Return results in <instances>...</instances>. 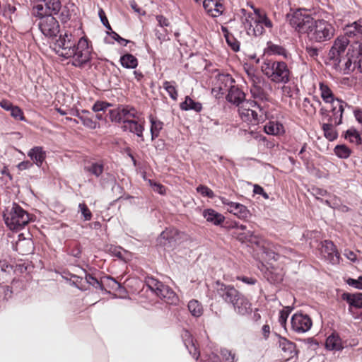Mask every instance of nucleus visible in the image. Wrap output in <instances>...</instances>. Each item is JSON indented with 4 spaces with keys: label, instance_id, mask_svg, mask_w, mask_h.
I'll use <instances>...</instances> for the list:
<instances>
[{
    "label": "nucleus",
    "instance_id": "nucleus-14",
    "mask_svg": "<svg viewBox=\"0 0 362 362\" xmlns=\"http://www.w3.org/2000/svg\"><path fill=\"white\" fill-rule=\"evenodd\" d=\"M349 44V40L346 36L338 37L334 42L332 47L329 52V60H338L337 57L344 56L346 48Z\"/></svg>",
    "mask_w": 362,
    "mask_h": 362
},
{
    "label": "nucleus",
    "instance_id": "nucleus-36",
    "mask_svg": "<svg viewBox=\"0 0 362 362\" xmlns=\"http://www.w3.org/2000/svg\"><path fill=\"white\" fill-rule=\"evenodd\" d=\"M261 83H255L251 84L250 93L255 99L264 100L266 99V93L263 88L260 86Z\"/></svg>",
    "mask_w": 362,
    "mask_h": 362
},
{
    "label": "nucleus",
    "instance_id": "nucleus-6",
    "mask_svg": "<svg viewBox=\"0 0 362 362\" xmlns=\"http://www.w3.org/2000/svg\"><path fill=\"white\" fill-rule=\"evenodd\" d=\"M3 218L6 226L16 231L23 229L33 220L32 216L16 203L5 208Z\"/></svg>",
    "mask_w": 362,
    "mask_h": 362
},
{
    "label": "nucleus",
    "instance_id": "nucleus-17",
    "mask_svg": "<svg viewBox=\"0 0 362 362\" xmlns=\"http://www.w3.org/2000/svg\"><path fill=\"white\" fill-rule=\"evenodd\" d=\"M321 252L332 264H337L339 262V255L332 241L325 240L321 243Z\"/></svg>",
    "mask_w": 362,
    "mask_h": 362
},
{
    "label": "nucleus",
    "instance_id": "nucleus-50",
    "mask_svg": "<svg viewBox=\"0 0 362 362\" xmlns=\"http://www.w3.org/2000/svg\"><path fill=\"white\" fill-rule=\"evenodd\" d=\"M11 116L18 120H24V116L23 112L22 110L18 107V106H13V107L11 110Z\"/></svg>",
    "mask_w": 362,
    "mask_h": 362
},
{
    "label": "nucleus",
    "instance_id": "nucleus-26",
    "mask_svg": "<svg viewBox=\"0 0 362 362\" xmlns=\"http://www.w3.org/2000/svg\"><path fill=\"white\" fill-rule=\"evenodd\" d=\"M325 346L329 350L339 351L343 349V344L339 336L332 333L326 340Z\"/></svg>",
    "mask_w": 362,
    "mask_h": 362
},
{
    "label": "nucleus",
    "instance_id": "nucleus-56",
    "mask_svg": "<svg viewBox=\"0 0 362 362\" xmlns=\"http://www.w3.org/2000/svg\"><path fill=\"white\" fill-rule=\"evenodd\" d=\"M105 281L108 286L112 289H119L121 288V285L112 277H106Z\"/></svg>",
    "mask_w": 362,
    "mask_h": 362
},
{
    "label": "nucleus",
    "instance_id": "nucleus-12",
    "mask_svg": "<svg viewBox=\"0 0 362 362\" xmlns=\"http://www.w3.org/2000/svg\"><path fill=\"white\" fill-rule=\"evenodd\" d=\"M112 121L124 124V121H132L138 119L141 114L133 107L126 105L119 107L117 110H110Z\"/></svg>",
    "mask_w": 362,
    "mask_h": 362
},
{
    "label": "nucleus",
    "instance_id": "nucleus-30",
    "mask_svg": "<svg viewBox=\"0 0 362 362\" xmlns=\"http://www.w3.org/2000/svg\"><path fill=\"white\" fill-rule=\"evenodd\" d=\"M267 53L269 54L282 56L285 59H288L290 56L287 50L281 45H276L272 42L267 43Z\"/></svg>",
    "mask_w": 362,
    "mask_h": 362
},
{
    "label": "nucleus",
    "instance_id": "nucleus-48",
    "mask_svg": "<svg viewBox=\"0 0 362 362\" xmlns=\"http://www.w3.org/2000/svg\"><path fill=\"white\" fill-rule=\"evenodd\" d=\"M197 191L202 195L209 198H213L214 197V192L210 188L204 185H199L197 187Z\"/></svg>",
    "mask_w": 362,
    "mask_h": 362
},
{
    "label": "nucleus",
    "instance_id": "nucleus-16",
    "mask_svg": "<svg viewBox=\"0 0 362 362\" xmlns=\"http://www.w3.org/2000/svg\"><path fill=\"white\" fill-rule=\"evenodd\" d=\"M144 119L141 116L138 119L132 121H124L122 124V128L124 131H127L136 134L138 137L144 141L143 132L144 131Z\"/></svg>",
    "mask_w": 362,
    "mask_h": 362
},
{
    "label": "nucleus",
    "instance_id": "nucleus-57",
    "mask_svg": "<svg viewBox=\"0 0 362 362\" xmlns=\"http://www.w3.org/2000/svg\"><path fill=\"white\" fill-rule=\"evenodd\" d=\"M156 20L158 21V25L163 29H165V27H168L170 25L168 19H167L162 15L157 16Z\"/></svg>",
    "mask_w": 362,
    "mask_h": 362
},
{
    "label": "nucleus",
    "instance_id": "nucleus-39",
    "mask_svg": "<svg viewBox=\"0 0 362 362\" xmlns=\"http://www.w3.org/2000/svg\"><path fill=\"white\" fill-rule=\"evenodd\" d=\"M163 87L168 92L171 99L173 100H176L177 99L178 94L175 81H165L163 83Z\"/></svg>",
    "mask_w": 362,
    "mask_h": 362
},
{
    "label": "nucleus",
    "instance_id": "nucleus-46",
    "mask_svg": "<svg viewBox=\"0 0 362 362\" xmlns=\"http://www.w3.org/2000/svg\"><path fill=\"white\" fill-rule=\"evenodd\" d=\"M221 355L222 356L223 360L225 362H234L235 361V354H233L230 350L227 349H222L221 350Z\"/></svg>",
    "mask_w": 362,
    "mask_h": 362
},
{
    "label": "nucleus",
    "instance_id": "nucleus-64",
    "mask_svg": "<svg viewBox=\"0 0 362 362\" xmlns=\"http://www.w3.org/2000/svg\"><path fill=\"white\" fill-rule=\"evenodd\" d=\"M60 18L62 22H66L71 18L70 11L66 8H64L60 14Z\"/></svg>",
    "mask_w": 362,
    "mask_h": 362
},
{
    "label": "nucleus",
    "instance_id": "nucleus-45",
    "mask_svg": "<svg viewBox=\"0 0 362 362\" xmlns=\"http://www.w3.org/2000/svg\"><path fill=\"white\" fill-rule=\"evenodd\" d=\"M290 312L291 309L289 307H286L285 308V309L279 312V322L282 327L286 326V321L290 314Z\"/></svg>",
    "mask_w": 362,
    "mask_h": 362
},
{
    "label": "nucleus",
    "instance_id": "nucleus-20",
    "mask_svg": "<svg viewBox=\"0 0 362 362\" xmlns=\"http://www.w3.org/2000/svg\"><path fill=\"white\" fill-rule=\"evenodd\" d=\"M245 94L243 91H242L240 88L236 86L231 87L229 89L228 93L226 96L227 100L235 105L238 107L247 100H245Z\"/></svg>",
    "mask_w": 362,
    "mask_h": 362
},
{
    "label": "nucleus",
    "instance_id": "nucleus-1",
    "mask_svg": "<svg viewBox=\"0 0 362 362\" xmlns=\"http://www.w3.org/2000/svg\"><path fill=\"white\" fill-rule=\"evenodd\" d=\"M289 23L296 31L306 34L310 40L315 42L329 40L334 35V28L331 23L322 19H314L305 10L294 11Z\"/></svg>",
    "mask_w": 362,
    "mask_h": 362
},
{
    "label": "nucleus",
    "instance_id": "nucleus-22",
    "mask_svg": "<svg viewBox=\"0 0 362 362\" xmlns=\"http://www.w3.org/2000/svg\"><path fill=\"white\" fill-rule=\"evenodd\" d=\"M341 298L344 300H346L349 305V310L350 313H352L353 308H362V293H344L341 295Z\"/></svg>",
    "mask_w": 362,
    "mask_h": 362
},
{
    "label": "nucleus",
    "instance_id": "nucleus-55",
    "mask_svg": "<svg viewBox=\"0 0 362 362\" xmlns=\"http://www.w3.org/2000/svg\"><path fill=\"white\" fill-rule=\"evenodd\" d=\"M257 21H259V23H261L263 25V27L267 28L268 29H272L273 27L272 22L267 18V15L265 16H260Z\"/></svg>",
    "mask_w": 362,
    "mask_h": 362
},
{
    "label": "nucleus",
    "instance_id": "nucleus-61",
    "mask_svg": "<svg viewBox=\"0 0 362 362\" xmlns=\"http://www.w3.org/2000/svg\"><path fill=\"white\" fill-rule=\"evenodd\" d=\"M238 279L248 285H253L256 283V279L248 276H238Z\"/></svg>",
    "mask_w": 362,
    "mask_h": 362
},
{
    "label": "nucleus",
    "instance_id": "nucleus-62",
    "mask_svg": "<svg viewBox=\"0 0 362 362\" xmlns=\"http://www.w3.org/2000/svg\"><path fill=\"white\" fill-rule=\"evenodd\" d=\"M155 35L159 40L164 41L167 37V30L163 29L162 32H160L158 30L156 29Z\"/></svg>",
    "mask_w": 362,
    "mask_h": 362
},
{
    "label": "nucleus",
    "instance_id": "nucleus-25",
    "mask_svg": "<svg viewBox=\"0 0 362 362\" xmlns=\"http://www.w3.org/2000/svg\"><path fill=\"white\" fill-rule=\"evenodd\" d=\"M202 215L208 222L216 226L220 225L225 220V217L222 214L211 209L204 210Z\"/></svg>",
    "mask_w": 362,
    "mask_h": 362
},
{
    "label": "nucleus",
    "instance_id": "nucleus-53",
    "mask_svg": "<svg viewBox=\"0 0 362 362\" xmlns=\"http://www.w3.org/2000/svg\"><path fill=\"white\" fill-rule=\"evenodd\" d=\"M12 291L8 286H0V298L4 300L11 297Z\"/></svg>",
    "mask_w": 362,
    "mask_h": 362
},
{
    "label": "nucleus",
    "instance_id": "nucleus-59",
    "mask_svg": "<svg viewBox=\"0 0 362 362\" xmlns=\"http://www.w3.org/2000/svg\"><path fill=\"white\" fill-rule=\"evenodd\" d=\"M247 74L251 84H255V83H261L259 77L257 76L253 71H247Z\"/></svg>",
    "mask_w": 362,
    "mask_h": 362
},
{
    "label": "nucleus",
    "instance_id": "nucleus-2",
    "mask_svg": "<svg viewBox=\"0 0 362 362\" xmlns=\"http://www.w3.org/2000/svg\"><path fill=\"white\" fill-rule=\"evenodd\" d=\"M54 46L59 56L70 59L75 66H81L90 59L92 49L85 37H81L76 45L72 35L65 33L59 36Z\"/></svg>",
    "mask_w": 362,
    "mask_h": 362
},
{
    "label": "nucleus",
    "instance_id": "nucleus-31",
    "mask_svg": "<svg viewBox=\"0 0 362 362\" xmlns=\"http://www.w3.org/2000/svg\"><path fill=\"white\" fill-rule=\"evenodd\" d=\"M264 131L267 134L279 135L284 132V129L281 123L272 121L264 126Z\"/></svg>",
    "mask_w": 362,
    "mask_h": 362
},
{
    "label": "nucleus",
    "instance_id": "nucleus-7",
    "mask_svg": "<svg viewBox=\"0 0 362 362\" xmlns=\"http://www.w3.org/2000/svg\"><path fill=\"white\" fill-rule=\"evenodd\" d=\"M261 70L275 83L286 84L290 81L291 71L284 62L265 59L262 63Z\"/></svg>",
    "mask_w": 362,
    "mask_h": 362
},
{
    "label": "nucleus",
    "instance_id": "nucleus-5",
    "mask_svg": "<svg viewBox=\"0 0 362 362\" xmlns=\"http://www.w3.org/2000/svg\"><path fill=\"white\" fill-rule=\"evenodd\" d=\"M216 291L219 297L233 305L234 310L238 314L245 315L251 313L252 308L250 301L233 286L217 282Z\"/></svg>",
    "mask_w": 362,
    "mask_h": 362
},
{
    "label": "nucleus",
    "instance_id": "nucleus-49",
    "mask_svg": "<svg viewBox=\"0 0 362 362\" xmlns=\"http://www.w3.org/2000/svg\"><path fill=\"white\" fill-rule=\"evenodd\" d=\"M78 208L85 221H89L91 219L92 213L84 203L79 204Z\"/></svg>",
    "mask_w": 362,
    "mask_h": 362
},
{
    "label": "nucleus",
    "instance_id": "nucleus-21",
    "mask_svg": "<svg viewBox=\"0 0 362 362\" xmlns=\"http://www.w3.org/2000/svg\"><path fill=\"white\" fill-rule=\"evenodd\" d=\"M182 338L186 348L189 351V353L193 356V358L197 360L199 356V351H198L192 334L187 330H184L182 333Z\"/></svg>",
    "mask_w": 362,
    "mask_h": 362
},
{
    "label": "nucleus",
    "instance_id": "nucleus-37",
    "mask_svg": "<svg viewBox=\"0 0 362 362\" xmlns=\"http://www.w3.org/2000/svg\"><path fill=\"white\" fill-rule=\"evenodd\" d=\"M346 139L356 145L362 144V137L360 133L354 128L348 129L346 132Z\"/></svg>",
    "mask_w": 362,
    "mask_h": 362
},
{
    "label": "nucleus",
    "instance_id": "nucleus-52",
    "mask_svg": "<svg viewBox=\"0 0 362 362\" xmlns=\"http://www.w3.org/2000/svg\"><path fill=\"white\" fill-rule=\"evenodd\" d=\"M107 34L110 35L113 40L117 41L119 45L122 46H126L129 42H130L129 40L120 37L115 31L107 32Z\"/></svg>",
    "mask_w": 362,
    "mask_h": 362
},
{
    "label": "nucleus",
    "instance_id": "nucleus-24",
    "mask_svg": "<svg viewBox=\"0 0 362 362\" xmlns=\"http://www.w3.org/2000/svg\"><path fill=\"white\" fill-rule=\"evenodd\" d=\"M234 82V79L229 74H219L217 76L218 88L222 94L233 87Z\"/></svg>",
    "mask_w": 362,
    "mask_h": 362
},
{
    "label": "nucleus",
    "instance_id": "nucleus-4",
    "mask_svg": "<svg viewBox=\"0 0 362 362\" xmlns=\"http://www.w3.org/2000/svg\"><path fill=\"white\" fill-rule=\"evenodd\" d=\"M234 235L241 243H248L251 245H255L258 247H260L262 250V252L266 254V255L269 259H272L276 260L278 259L277 257L280 255L286 256L289 252H291V250L284 248L280 245L264 242L262 238L255 235L250 230H247L245 232L235 231L234 232Z\"/></svg>",
    "mask_w": 362,
    "mask_h": 362
},
{
    "label": "nucleus",
    "instance_id": "nucleus-23",
    "mask_svg": "<svg viewBox=\"0 0 362 362\" xmlns=\"http://www.w3.org/2000/svg\"><path fill=\"white\" fill-rule=\"evenodd\" d=\"M28 156L38 167H40L46 158V153L41 146H35L28 153Z\"/></svg>",
    "mask_w": 362,
    "mask_h": 362
},
{
    "label": "nucleus",
    "instance_id": "nucleus-63",
    "mask_svg": "<svg viewBox=\"0 0 362 362\" xmlns=\"http://www.w3.org/2000/svg\"><path fill=\"white\" fill-rule=\"evenodd\" d=\"M33 164L31 162H30L29 160H25V161L21 162L18 165V168L20 170H24L30 168L33 166Z\"/></svg>",
    "mask_w": 362,
    "mask_h": 362
},
{
    "label": "nucleus",
    "instance_id": "nucleus-47",
    "mask_svg": "<svg viewBox=\"0 0 362 362\" xmlns=\"http://www.w3.org/2000/svg\"><path fill=\"white\" fill-rule=\"evenodd\" d=\"M112 106L109 103L104 101H97L93 106L92 110L95 112L105 111L107 107Z\"/></svg>",
    "mask_w": 362,
    "mask_h": 362
},
{
    "label": "nucleus",
    "instance_id": "nucleus-11",
    "mask_svg": "<svg viewBox=\"0 0 362 362\" xmlns=\"http://www.w3.org/2000/svg\"><path fill=\"white\" fill-rule=\"evenodd\" d=\"M320 113L322 116V120L324 122L322 124V130L324 132V136L329 141H334L337 138V132L334 129L335 125H339L341 123V121L339 123L335 121L334 115L329 112V111L324 107H322L320 110Z\"/></svg>",
    "mask_w": 362,
    "mask_h": 362
},
{
    "label": "nucleus",
    "instance_id": "nucleus-41",
    "mask_svg": "<svg viewBox=\"0 0 362 362\" xmlns=\"http://www.w3.org/2000/svg\"><path fill=\"white\" fill-rule=\"evenodd\" d=\"M183 235L184 233H180L175 229H170L162 232L160 236L161 238L169 240V242L170 243L173 240H174L175 241L177 240L176 236H181Z\"/></svg>",
    "mask_w": 362,
    "mask_h": 362
},
{
    "label": "nucleus",
    "instance_id": "nucleus-10",
    "mask_svg": "<svg viewBox=\"0 0 362 362\" xmlns=\"http://www.w3.org/2000/svg\"><path fill=\"white\" fill-rule=\"evenodd\" d=\"M320 91L324 102L331 104L332 109L329 112L334 115L336 122H340L341 119H342L344 107L347 106V104L341 100L335 98L329 87L323 83H320Z\"/></svg>",
    "mask_w": 362,
    "mask_h": 362
},
{
    "label": "nucleus",
    "instance_id": "nucleus-15",
    "mask_svg": "<svg viewBox=\"0 0 362 362\" xmlns=\"http://www.w3.org/2000/svg\"><path fill=\"white\" fill-rule=\"evenodd\" d=\"M223 204L228 206V211L233 214L239 218H247L250 216V211L245 206L238 202H230L225 197L221 198Z\"/></svg>",
    "mask_w": 362,
    "mask_h": 362
},
{
    "label": "nucleus",
    "instance_id": "nucleus-29",
    "mask_svg": "<svg viewBox=\"0 0 362 362\" xmlns=\"http://www.w3.org/2000/svg\"><path fill=\"white\" fill-rule=\"evenodd\" d=\"M160 298L164 299L168 303H173L176 298L174 291L170 288L168 286L163 284L161 288L158 289L156 293Z\"/></svg>",
    "mask_w": 362,
    "mask_h": 362
},
{
    "label": "nucleus",
    "instance_id": "nucleus-51",
    "mask_svg": "<svg viewBox=\"0 0 362 362\" xmlns=\"http://www.w3.org/2000/svg\"><path fill=\"white\" fill-rule=\"evenodd\" d=\"M311 193L319 201L322 199L321 197L329 195L326 189L319 187H313L311 189Z\"/></svg>",
    "mask_w": 362,
    "mask_h": 362
},
{
    "label": "nucleus",
    "instance_id": "nucleus-38",
    "mask_svg": "<svg viewBox=\"0 0 362 362\" xmlns=\"http://www.w3.org/2000/svg\"><path fill=\"white\" fill-rule=\"evenodd\" d=\"M188 310L196 317H200L203 314V308L197 300H192L189 302Z\"/></svg>",
    "mask_w": 362,
    "mask_h": 362
},
{
    "label": "nucleus",
    "instance_id": "nucleus-43",
    "mask_svg": "<svg viewBox=\"0 0 362 362\" xmlns=\"http://www.w3.org/2000/svg\"><path fill=\"white\" fill-rule=\"evenodd\" d=\"M103 165L100 163H93L90 166L86 167V170L96 177H99L103 173Z\"/></svg>",
    "mask_w": 362,
    "mask_h": 362
},
{
    "label": "nucleus",
    "instance_id": "nucleus-44",
    "mask_svg": "<svg viewBox=\"0 0 362 362\" xmlns=\"http://www.w3.org/2000/svg\"><path fill=\"white\" fill-rule=\"evenodd\" d=\"M86 284L93 286L95 288H99L101 290L103 289V286L99 281L89 274H86L85 276Z\"/></svg>",
    "mask_w": 362,
    "mask_h": 362
},
{
    "label": "nucleus",
    "instance_id": "nucleus-9",
    "mask_svg": "<svg viewBox=\"0 0 362 362\" xmlns=\"http://www.w3.org/2000/svg\"><path fill=\"white\" fill-rule=\"evenodd\" d=\"M238 112L243 121L256 125L267 118V110L255 100H247L238 108Z\"/></svg>",
    "mask_w": 362,
    "mask_h": 362
},
{
    "label": "nucleus",
    "instance_id": "nucleus-3",
    "mask_svg": "<svg viewBox=\"0 0 362 362\" xmlns=\"http://www.w3.org/2000/svg\"><path fill=\"white\" fill-rule=\"evenodd\" d=\"M338 60H329L330 64L339 72L348 74L358 67L362 71V44L353 42L346 55L337 57Z\"/></svg>",
    "mask_w": 362,
    "mask_h": 362
},
{
    "label": "nucleus",
    "instance_id": "nucleus-18",
    "mask_svg": "<svg viewBox=\"0 0 362 362\" xmlns=\"http://www.w3.org/2000/svg\"><path fill=\"white\" fill-rule=\"evenodd\" d=\"M245 29L249 34L255 36H259L264 33V28L261 23H259L257 18H254L253 15L250 13L243 21Z\"/></svg>",
    "mask_w": 362,
    "mask_h": 362
},
{
    "label": "nucleus",
    "instance_id": "nucleus-42",
    "mask_svg": "<svg viewBox=\"0 0 362 362\" xmlns=\"http://www.w3.org/2000/svg\"><path fill=\"white\" fill-rule=\"evenodd\" d=\"M147 286L155 293H157L158 289L163 286V283L153 277H148L146 279Z\"/></svg>",
    "mask_w": 362,
    "mask_h": 362
},
{
    "label": "nucleus",
    "instance_id": "nucleus-35",
    "mask_svg": "<svg viewBox=\"0 0 362 362\" xmlns=\"http://www.w3.org/2000/svg\"><path fill=\"white\" fill-rule=\"evenodd\" d=\"M80 121L87 128L95 129L98 126L96 121L93 119L92 114L88 110H83V115L80 116Z\"/></svg>",
    "mask_w": 362,
    "mask_h": 362
},
{
    "label": "nucleus",
    "instance_id": "nucleus-33",
    "mask_svg": "<svg viewBox=\"0 0 362 362\" xmlns=\"http://www.w3.org/2000/svg\"><path fill=\"white\" fill-rule=\"evenodd\" d=\"M279 347L287 355L288 358L293 356L296 351L295 344L287 340L286 338L279 339Z\"/></svg>",
    "mask_w": 362,
    "mask_h": 362
},
{
    "label": "nucleus",
    "instance_id": "nucleus-13",
    "mask_svg": "<svg viewBox=\"0 0 362 362\" xmlns=\"http://www.w3.org/2000/svg\"><path fill=\"white\" fill-rule=\"evenodd\" d=\"M291 325L293 331L298 334H303L310 329L313 322L308 315L298 313L292 316Z\"/></svg>",
    "mask_w": 362,
    "mask_h": 362
},
{
    "label": "nucleus",
    "instance_id": "nucleus-58",
    "mask_svg": "<svg viewBox=\"0 0 362 362\" xmlns=\"http://www.w3.org/2000/svg\"><path fill=\"white\" fill-rule=\"evenodd\" d=\"M149 182L155 192H157L160 194H164L165 193V189L161 184L153 182L151 180H149Z\"/></svg>",
    "mask_w": 362,
    "mask_h": 362
},
{
    "label": "nucleus",
    "instance_id": "nucleus-19",
    "mask_svg": "<svg viewBox=\"0 0 362 362\" xmlns=\"http://www.w3.org/2000/svg\"><path fill=\"white\" fill-rule=\"evenodd\" d=\"M203 6L206 13L213 18L220 16L224 11L221 0H204Z\"/></svg>",
    "mask_w": 362,
    "mask_h": 362
},
{
    "label": "nucleus",
    "instance_id": "nucleus-34",
    "mask_svg": "<svg viewBox=\"0 0 362 362\" xmlns=\"http://www.w3.org/2000/svg\"><path fill=\"white\" fill-rule=\"evenodd\" d=\"M119 61L121 65L126 69H134L138 65L137 59L131 54H124Z\"/></svg>",
    "mask_w": 362,
    "mask_h": 362
},
{
    "label": "nucleus",
    "instance_id": "nucleus-27",
    "mask_svg": "<svg viewBox=\"0 0 362 362\" xmlns=\"http://www.w3.org/2000/svg\"><path fill=\"white\" fill-rule=\"evenodd\" d=\"M345 35L355 37L362 35V19H359L344 28Z\"/></svg>",
    "mask_w": 362,
    "mask_h": 362
},
{
    "label": "nucleus",
    "instance_id": "nucleus-32",
    "mask_svg": "<svg viewBox=\"0 0 362 362\" xmlns=\"http://www.w3.org/2000/svg\"><path fill=\"white\" fill-rule=\"evenodd\" d=\"M180 108L182 110H194L200 112L202 109V104L199 102H195L190 97L187 96L184 102L180 104Z\"/></svg>",
    "mask_w": 362,
    "mask_h": 362
},
{
    "label": "nucleus",
    "instance_id": "nucleus-40",
    "mask_svg": "<svg viewBox=\"0 0 362 362\" xmlns=\"http://www.w3.org/2000/svg\"><path fill=\"white\" fill-rule=\"evenodd\" d=\"M334 153L340 158H348L351 153V149L345 145H337L334 149Z\"/></svg>",
    "mask_w": 362,
    "mask_h": 362
},
{
    "label": "nucleus",
    "instance_id": "nucleus-54",
    "mask_svg": "<svg viewBox=\"0 0 362 362\" xmlns=\"http://www.w3.org/2000/svg\"><path fill=\"white\" fill-rule=\"evenodd\" d=\"M346 283L348 285L357 289H362V276H359L357 279L349 278L346 280Z\"/></svg>",
    "mask_w": 362,
    "mask_h": 362
},
{
    "label": "nucleus",
    "instance_id": "nucleus-8",
    "mask_svg": "<svg viewBox=\"0 0 362 362\" xmlns=\"http://www.w3.org/2000/svg\"><path fill=\"white\" fill-rule=\"evenodd\" d=\"M33 15L38 18V27L45 36L48 37L57 36L59 32V23L52 13L45 11L43 4H38L35 6Z\"/></svg>",
    "mask_w": 362,
    "mask_h": 362
},
{
    "label": "nucleus",
    "instance_id": "nucleus-28",
    "mask_svg": "<svg viewBox=\"0 0 362 362\" xmlns=\"http://www.w3.org/2000/svg\"><path fill=\"white\" fill-rule=\"evenodd\" d=\"M148 118L151 123V140H154L159 136L160 131L163 128V122L152 115H149Z\"/></svg>",
    "mask_w": 362,
    "mask_h": 362
},
{
    "label": "nucleus",
    "instance_id": "nucleus-60",
    "mask_svg": "<svg viewBox=\"0 0 362 362\" xmlns=\"http://www.w3.org/2000/svg\"><path fill=\"white\" fill-rule=\"evenodd\" d=\"M76 281H74V283L76 284V286L80 290H86V288L85 286V279H83V278L78 276H76Z\"/></svg>",
    "mask_w": 362,
    "mask_h": 362
}]
</instances>
